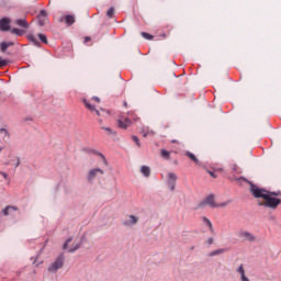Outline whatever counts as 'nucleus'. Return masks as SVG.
<instances>
[{"label": "nucleus", "instance_id": "1", "mask_svg": "<svg viewBox=\"0 0 281 281\" xmlns=\"http://www.w3.org/2000/svg\"><path fill=\"white\" fill-rule=\"evenodd\" d=\"M250 191L255 199H262L263 202L259 204L265 205L266 207H271L272 210H276V207H278L281 203V200L276 198L280 196V192H269L254 184H251Z\"/></svg>", "mask_w": 281, "mask_h": 281}, {"label": "nucleus", "instance_id": "2", "mask_svg": "<svg viewBox=\"0 0 281 281\" xmlns=\"http://www.w3.org/2000/svg\"><path fill=\"white\" fill-rule=\"evenodd\" d=\"M80 245H82V239L78 237H69L65 241L63 249L69 254H74V251H78V249H80Z\"/></svg>", "mask_w": 281, "mask_h": 281}, {"label": "nucleus", "instance_id": "3", "mask_svg": "<svg viewBox=\"0 0 281 281\" xmlns=\"http://www.w3.org/2000/svg\"><path fill=\"white\" fill-rule=\"evenodd\" d=\"M65 265V256L59 255L56 260L48 266V272L49 273H57L58 269H63V266Z\"/></svg>", "mask_w": 281, "mask_h": 281}, {"label": "nucleus", "instance_id": "4", "mask_svg": "<svg viewBox=\"0 0 281 281\" xmlns=\"http://www.w3.org/2000/svg\"><path fill=\"white\" fill-rule=\"evenodd\" d=\"M200 205L201 207H203V205H209V207H225L227 205V202L218 204L214 199V194H210L200 203Z\"/></svg>", "mask_w": 281, "mask_h": 281}, {"label": "nucleus", "instance_id": "5", "mask_svg": "<svg viewBox=\"0 0 281 281\" xmlns=\"http://www.w3.org/2000/svg\"><path fill=\"white\" fill-rule=\"evenodd\" d=\"M102 175H104V170L101 168H92L88 171L86 179L88 183H93V181H95L98 177H102Z\"/></svg>", "mask_w": 281, "mask_h": 281}, {"label": "nucleus", "instance_id": "6", "mask_svg": "<svg viewBox=\"0 0 281 281\" xmlns=\"http://www.w3.org/2000/svg\"><path fill=\"white\" fill-rule=\"evenodd\" d=\"M139 223V216L137 215H126L125 218L122 222V225L124 227H135Z\"/></svg>", "mask_w": 281, "mask_h": 281}, {"label": "nucleus", "instance_id": "7", "mask_svg": "<svg viewBox=\"0 0 281 281\" xmlns=\"http://www.w3.org/2000/svg\"><path fill=\"white\" fill-rule=\"evenodd\" d=\"M238 238L240 240H246L248 243H254L256 240V236L251 234L249 231L240 229L237 233Z\"/></svg>", "mask_w": 281, "mask_h": 281}, {"label": "nucleus", "instance_id": "8", "mask_svg": "<svg viewBox=\"0 0 281 281\" xmlns=\"http://www.w3.org/2000/svg\"><path fill=\"white\" fill-rule=\"evenodd\" d=\"M167 188L175 192V188H177V176L175 172H169L167 175Z\"/></svg>", "mask_w": 281, "mask_h": 281}, {"label": "nucleus", "instance_id": "9", "mask_svg": "<svg viewBox=\"0 0 281 281\" xmlns=\"http://www.w3.org/2000/svg\"><path fill=\"white\" fill-rule=\"evenodd\" d=\"M119 128H128L131 126V119L128 117H121L117 120Z\"/></svg>", "mask_w": 281, "mask_h": 281}, {"label": "nucleus", "instance_id": "10", "mask_svg": "<svg viewBox=\"0 0 281 281\" xmlns=\"http://www.w3.org/2000/svg\"><path fill=\"white\" fill-rule=\"evenodd\" d=\"M8 166L19 168L21 166V159L18 156H10V160L7 162Z\"/></svg>", "mask_w": 281, "mask_h": 281}, {"label": "nucleus", "instance_id": "11", "mask_svg": "<svg viewBox=\"0 0 281 281\" xmlns=\"http://www.w3.org/2000/svg\"><path fill=\"white\" fill-rule=\"evenodd\" d=\"M236 271L239 274L241 281H250L249 277L245 273V266L240 265Z\"/></svg>", "mask_w": 281, "mask_h": 281}, {"label": "nucleus", "instance_id": "12", "mask_svg": "<svg viewBox=\"0 0 281 281\" xmlns=\"http://www.w3.org/2000/svg\"><path fill=\"white\" fill-rule=\"evenodd\" d=\"M0 30H2V32H8V30H10V19L3 18L0 20Z\"/></svg>", "mask_w": 281, "mask_h": 281}, {"label": "nucleus", "instance_id": "13", "mask_svg": "<svg viewBox=\"0 0 281 281\" xmlns=\"http://www.w3.org/2000/svg\"><path fill=\"white\" fill-rule=\"evenodd\" d=\"M202 223L205 227L210 229L211 234H214V226L212 225V222L207 217H202Z\"/></svg>", "mask_w": 281, "mask_h": 281}, {"label": "nucleus", "instance_id": "14", "mask_svg": "<svg viewBox=\"0 0 281 281\" xmlns=\"http://www.w3.org/2000/svg\"><path fill=\"white\" fill-rule=\"evenodd\" d=\"M45 21H47V12L41 11L38 15V25L41 26L45 25Z\"/></svg>", "mask_w": 281, "mask_h": 281}, {"label": "nucleus", "instance_id": "15", "mask_svg": "<svg viewBox=\"0 0 281 281\" xmlns=\"http://www.w3.org/2000/svg\"><path fill=\"white\" fill-rule=\"evenodd\" d=\"M140 172H142L143 177H150V167L142 166Z\"/></svg>", "mask_w": 281, "mask_h": 281}, {"label": "nucleus", "instance_id": "16", "mask_svg": "<svg viewBox=\"0 0 281 281\" xmlns=\"http://www.w3.org/2000/svg\"><path fill=\"white\" fill-rule=\"evenodd\" d=\"M12 212H16V207H14V206H7L4 210H2V214L4 216H8V215L12 214Z\"/></svg>", "mask_w": 281, "mask_h": 281}, {"label": "nucleus", "instance_id": "17", "mask_svg": "<svg viewBox=\"0 0 281 281\" xmlns=\"http://www.w3.org/2000/svg\"><path fill=\"white\" fill-rule=\"evenodd\" d=\"M225 251H227L225 248H218L216 250L211 251L210 256L211 257L221 256V254H225Z\"/></svg>", "mask_w": 281, "mask_h": 281}, {"label": "nucleus", "instance_id": "18", "mask_svg": "<svg viewBox=\"0 0 281 281\" xmlns=\"http://www.w3.org/2000/svg\"><path fill=\"white\" fill-rule=\"evenodd\" d=\"M86 104V108L89 109L90 111H94L95 115H100V111L95 110V106H93L89 101L85 100L83 101Z\"/></svg>", "mask_w": 281, "mask_h": 281}, {"label": "nucleus", "instance_id": "19", "mask_svg": "<svg viewBox=\"0 0 281 281\" xmlns=\"http://www.w3.org/2000/svg\"><path fill=\"white\" fill-rule=\"evenodd\" d=\"M187 156L189 157V159H190L191 161H194V164H196V166H200L201 162L199 161V158H196V156H194V154L188 151V153H187Z\"/></svg>", "mask_w": 281, "mask_h": 281}, {"label": "nucleus", "instance_id": "20", "mask_svg": "<svg viewBox=\"0 0 281 281\" xmlns=\"http://www.w3.org/2000/svg\"><path fill=\"white\" fill-rule=\"evenodd\" d=\"M65 21L67 25H74V23L76 22V19L74 18V15H66Z\"/></svg>", "mask_w": 281, "mask_h": 281}, {"label": "nucleus", "instance_id": "21", "mask_svg": "<svg viewBox=\"0 0 281 281\" xmlns=\"http://www.w3.org/2000/svg\"><path fill=\"white\" fill-rule=\"evenodd\" d=\"M89 153H91V155H98L99 157H101L103 164H106V158L104 157V155L95 151V149H90Z\"/></svg>", "mask_w": 281, "mask_h": 281}, {"label": "nucleus", "instance_id": "22", "mask_svg": "<svg viewBox=\"0 0 281 281\" xmlns=\"http://www.w3.org/2000/svg\"><path fill=\"white\" fill-rule=\"evenodd\" d=\"M15 23H16L20 27H27V21H26L25 19L16 20Z\"/></svg>", "mask_w": 281, "mask_h": 281}, {"label": "nucleus", "instance_id": "23", "mask_svg": "<svg viewBox=\"0 0 281 281\" xmlns=\"http://www.w3.org/2000/svg\"><path fill=\"white\" fill-rule=\"evenodd\" d=\"M29 41H31V43H34V45H36L38 47V45H41L38 43V38H36V36L34 35H29Z\"/></svg>", "mask_w": 281, "mask_h": 281}, {"label": "nucleus", "instance_id": "24", "mask_svg": "<svg viewBox=\"0 0 281 281\" xmlns=\"http://www.w3.org/2000/svg\"><path fill=\"white\" fill-rule=\"evenodd\" d=\"M113 14H115V9L114 8H110L106 12V15L110 18V19H113Z\"/></svg>", "mask_w": 281, "mask_h": 281}, {"label": "nucleus", "instance_id": "25", "mask_svg": "<svg viewBox=\"0 0 281 281\" xmlns=\"http://www.w3.org/2000/svg\"><path fill=\"white\" fill-rule=\"evenodd\" d=\"M12 34H16V36H22L23 34V30L20 29H12Z\"/></svg>", "mask_w": 281, "mask_h": 281}, {"label": "nucleus", "instance_id": "26", "mask_svg": "<svg viewBox=\"0 0 281 281\" xmlns=\"http://www.w3.org/2000/svg\"><path fill=\"white\" fill-rule=\"evenodd\" d=\"M161 157H164L165 159H168L170 157V151L162 149L161 150Z\"/></svg>", "mask_w": 281, "mask_h": 281}, {"label": "nucleus", "instance_id": "27", "mask_svg": "<svg viewBox=\"0 0 281 281\" xmlns=\"http://www.w3.org/2000/svg\"><path fill=\"white\" fill-rule=\"evenodd\" d=\"M142 36H143V38H146L147 41H153V35H150V34H148L146 32H143Z\"/></svg>", "mask_w": 281, "mask_h": 281}, {"label": "nucleus", "instance_id": "28", "mask_svg": "<svg viewBox=\"0 0 281 281\" xmlns=\"http://www.w3.org/2000/svg\"><path fill=\"white\" fill-rule=\"evenodd\" d=\"M38 38L42 43L47 44V36H45V34H38Z\"/></svg>", "mask_w": 281, "mask_h": 281}, {"label": "nucleus", "instance_id": "29", "mask_svg": "<svg viewBox=\"0 0 281 281\" xmlns=\"http://www.w3.org/2000/svg\"><path fill=\"white\" fill-rule=\"evenodd\" d=\"M0 47H1V52H5L9 46H8L7 42H2V43L0 44Z\"/></svg>", "mask_w": 281, "mask_h": 281}, {"label": "nucleus", "instance_id": "30", "mask_svg": "<svg viewBox=\"0 0 281 281\" xmlns=\"http://www.w3.org/2000/svg\"><path fill=\"white\" fill-rule=\"evenodd\" d=\"M103 131H106L108 135H114L115 132H113V130H111L110 127H102Z\"/></svg>", "mask_w": 281, "mask_h": 281}, {"label": "nucleus", "instance_id": "31", "mask_svg": "<svg viewBox=\"0 0 281 281\" xmlns=\"http://www.w3.org/2000/svg\"><path fill=\"white\" fill-rule=\"evenodd\" d=\"M7 65H8V60L2 59V58L0 57V67H5Z\"/></svg>", "mask_w": 281, "mask_h": 281}, {"label": "nucleus", "instance_id": "32", "mask_svg": "<svg viewBox=\"0 0 281 281\" xmlns=\"http://www.w3.org/2000/svg\"><path fill=\"white\" fill-rule=\"evenodd\" d=\"M3 179H8V173L0 171V181H3Z\"/></svg>", "mask_w": 281, "mask_h": 281}, {"label": "nucleus", "instance_id": "33", "mask_svg": "<svg viewBox=\"0 0 281 281\" xmlns=\"http://www.w3.org/2000/svg\"><path fill=\"white\" fill-rule=\"evenodd\" d=\"M132 139L136 144V146H139V138L137 136H132Z\"/></svg>", "mask_w": 281, "mask_h": 281}, {"label": "nucleus", "instance_id": "34", "mask_svg": "<svg viewBox=\"0 0 281 281\" xmlns=\"http://www.w3.org/2000/svg\"><path fill=\"white\" fill-rule=\"evenodd\" d=\"M206 245H214V239L212 237H209L206 239Z\"/></svg>", "mask_w": 281, "mask_h": 281}, {"label": "nucleus", "instance_id": "35", "mask_svg": "<svg viewBox=\"0 0 281 281\" xmlns=\"http://www.w3.org/2000/svg\"><path fill=\"white\" fill-rule=\"evenodd\" d=\"M0 133H4V135H8V130L1 128V130H0Z\"/></svg>", "mask_w": 281, "mask_h": 281}, {"label": "nucleus", "instance_id": "36", "mask_svg": "<svg viewBox=\"0 0 281 281\" xmlns=\"http://www.w3.org/2000/svg\"><path fill=\"white\" fill-rule=\"evenodd\" d=\"M7 44H8V47H12V45H14L13 42H7Z\"/></svg>", "mask_w": 281, "mask_h": 281}, {"label": "nucleus", "instance_id": "37", "mask_svg": "<svg viewBox=\"0 0 281 281\" xmlns=\"http://www.w3.org/2000/svg\"><path fill=\"white\" fill-rule=\"evenodd\" d=\"M92 100H94V102H100V98L98 97L92 98Z\"/></svg>", "mask_w": 281, "mask_h": 281}, {"label": "nucleus", "instance_id": "38", "mask_svg": "<svg viewBox=\"0 0 281 281\" xmlns=\"http://www.w3.org/2000/svg\"><path fill=\"white\" fill-rule=\"evenodd\" d=\"M132 119L134 120V122H137V120H139V117L132 115Z\"/></svg>", "mask_w": 281, "mask_h": 281}, {"label": "nucleus", "instance_id": "39", "mask_svg": "<svg viewBox=\"0 0 281 281\" xmlns=\"http://www.w3.org/2000/svg\"><path fill=\"white\" fill-rule=\"evenodd\" d=\"M89 41H91V37H86L85 38V43H89Z\"/></svg>", "mask_w": 281, "mask_h": 281}, {"label": "nucleus", "instance_id": "40", "mask_svg": "<svg viewBox=\"0 0 281 281\" xmlns=\"http://www.w3.org/2000/svg\"><path fill=\"white\" fill-rule=\"evenodd\" d=\"M211 177H213L214 179H216V175H214V172L210 171Z\"/></svg>", "mask_w": 281, "mask_h": 281}, {"label": "nucleus", "instance_id": "41", "mask_svg": "<svg viewBox=\"0 0 281 281\" xmlns=\"http://www.w3.org/2000/svg\"><path fill=\"white\" fill-rule=\"evenodd\" d=\"M148 134H144V137H146Z\"/></svg>", "mask_w": 281, "mask_h": 281}, {"label": "nucleus", "instance_id": "42", "mask_svg": "<svg viewBox=\"0 0 281 281\" xmlns=\"http://www.w3.org/2000/svg\"><path fill=\"white\" fill-rule=\"evenodd\" d=\"M1 150H3V148L0 147V153H1Z\"/></svg>", "mask_w": 281, "mask_h": 281}]
</instances>
